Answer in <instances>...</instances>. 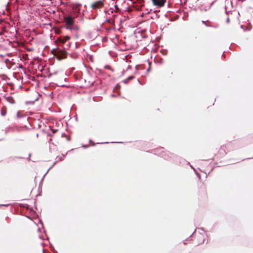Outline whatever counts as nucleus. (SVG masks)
I'll use <instances>...</instances> for the list:
<instances>
[{"label":"nucleus","instance_id":"3","mask_svg":"<svg viewBox=\"0 0 253 253\" xmlns=\"http://www.w3.org/2000/svg\"><path fill=\"white\" fill-rule=\"evenodd\" d=\"M104 0H101L95 1L92 3L90 7L93 9H100L104 6Z\"/></svg>","mask_w":253,"mask_h":253},{"label":"nucleus","instance_id":"4","mask_svg":"<svg viewBox=\"0 0 253 253\" xmlns=\"http://www.w3.org/2000/svg\"><path fill=\"white\" fill-rule=\"evenodd\" d=\"M192 238H194V240H196V243L197 245H200L204 242V236L202 234L195 233L193 235Z\"/></svg>","mask_w":253,"mask_h":253},{"label":"nucleus","instance_id":"19","mask_svg":"<svg viewBox=\"0 0 253 253\" xmlns=\"http://www.w3.org/2000/svg\"><path fill=\"white\" fill-rule=\"evenodd\" d=\"M2 115H4V112H2Z\"/></svg>","mask_w":253,"mask_h":253},{"label":"nucleus","instance_id":"6","mask_svg":"<svg viewBox=\"0 0 253 253\" xmlns=\"http://www.w3.org/2000/svg\"><path fill=\"white\" fill-rule=\"evenodd\" d=\"M70 39V37L69 36H64L62 38H60L58 39V41L61 44H64L65 42L69 41Z\"/></svg>","mask_w":253,"mask_h":253},{"label":"nucleus","instance_id":"17","mask_svg":"<svg viewBox=\"0 0 253 253\" xmlns=\"http://www.w3.org/2000/svg\"><path fill=\"white\" fill-rule=\"evenodd\" d=\"M105 68H110V67L109 66H106Z\"/></svg>","mask_w":253,"mask_h":253},{"label":"nucleus","instance_id":"13","mask_svg":"<svg viewBox=\"0 0 253 253\" xmlns=\"http://www.w3.org/2000/svg\"><path fill=\"white\" fill-rule=\"evenodd\" d=\"M201 188H202V189H203L204 190H206V185H205L204 183H203V184H202V187Z\"/></svg>","mask_w":253,"mask_h":253},{"label":"nucleus","instance_id":"5","mask_svg":"<svg viewBox=\"0 0 253 253\" xmlns=\"http://www.w3.org/2000/svg\"><path fill=\"white\" fill-rule=\"evenodd\" d=\"M153 4L158 7H162L166 2V0H152Z\"/></svg>","mask_w":253,"mask_h":253},{"label":"nucleus","instance_id":"20","mask_svg":"<svg viewBox=\"0 0 253 253\" xmlns=\"http://www.w3.org/2000/svg\"><path fill=\"white\" fill-rule=\"evenodd\" d=\"M2 115H4V112H2Z\"/></svg>","mask_w":253,"mask_h":253},{"label":"nucleus","instance_id":"10","mask_svg":"<svg viewBox=\"0 0 253 253\" xmlns=\"http://www.w3.org/2000/svg\"><path fill=\"white\" fill-rule=\"evenodd\" d=\"M58 48H53L51 50V53L55 56L56 57Z\"/></svg>","mask_w":253,"mask_h":253},{"label":"nucleus","instance_id":"2","mask_svg":"<svg viewBox=\"0 0 253 253\" xmlns=\"http://www.w3.org/2000/svg\"><path fill=\"white\" fill-rule=\"evenodd\" d=\"M65 48L64 47V49L58 48L56 58L58 60H62L67 58V53L65 50Z\"/></svg>","mask_w":253,"mask_h":253},{"label":"nucleus","instance_id":"7","mask_svg":"<svg viewBox=\"0 0 253 253\" xmlns=\"http://www.w3.org/2000/svg\"><path fill=\"white\" fill-rule=\"evenodd\" d=\"M218 152L219 154L221 155L222 156H224L226 154V152L224 148V146L220 147Z\"/></svg>","mask_w":253,"mask_h":253},{"label":"nucleus","instance_id":"18","mask_svg":"<svg viewBox=\"0 0 253 253\" xmlns=\"http://www.w3.org/2000/svg\"><path fill=\"white\" fill-rule=\"evenodd\" d=\"M56 131H57V130H53V132L54 133H55V132H56Z\"/></svg>","mask_w":253,"mask_h":253},{"label":"nucleus","instance_id":"8","mask_svg":"<svg viewBox=\"0 0 253 253\" xmlns=\"http://www.w3.org/2000/svg\"><path fill=\"white\" fill-rule=\"evenodd\" d=\"M202 23L204 24L206 26L208 27H211V22L209 20H206V21H202Z\"/></svg>","mask_w":253,"mask_h":253},{"label":"nucleus","instance_id":"14","mask_svg":"<svg viewBox=\"0 0 253 253\" xmlns=\"http://www.w3.org/2000/svg\"><path fill=\"white\" fill-rule=\"evenodd\" d=\"M113 9H109L108 11V14H110V13H113Z\"/></svg>","mask_w":253,"mask_h":253},{"label":"nucleus","instance_id":"12","mask_svg":"<svg viewBox=\"0 0 253 253\" xmlns=\"http://www.w3.org/2000/svg\"><path fill=\"white\" fill-rule=\"evenodd\" d=\"M79 29H80V27L78 26H77V25L74 26V28L73 30L78 31V30H79Z\"/></svg>","mask_w":253,"mask_h":253},{"label":"nucleus","instance_id":"16","mask_svg":"<svg viewBox=\"0 0 253 253\" xmlns=\"http://www.w3.org/2000/svg\"><path fill=\"white\" fill-rule=\"evenodd\" d=\"M115 7H116V10L117 11V9H118V7H117V5H115Z\"/></svg>","mask_w":253,"mask_h":253},{"label":"nucleus","instance_id":"15","mask_svg":"<svg viewBox=\"0 0 253 253\" xmlns=\"http://www.w3.org/2000/svg\"><path fill=\"white\" fill-rule=\"evenodd\" d=\"M133 78H134V77H133V76H130V77H129L127 78V80H131V79H133Z\"/></svg>","mask_w":253,"mask_h":253},{"label":"nucleus","instance_id":"1","mask_svg":"<svg viewBox=\"0 0 253 253\" xmlns=\"http://www.w3.org/2000/svg\"><path fill=\"white\" fill-rule=\"evenodd\" d=\"M63 20L66 23V28L69 30H73L74 28V17L71 15L64 16Z\"/></svg>","mask_w":253,"mask_h":253},{"label":"nucleus","instance_id":"11","mask_svg":"<svg viewBox=\"0 0 253 253\" xmlns=\"http://www.w3.org/2000/svg\"><path fill=\"white\" fill-rule=\"evenodd\" d=\"M8 101L10 102L11 103H14V100L12 97L8 98Z\"/></svg>","mask_w":253,"mask_h":253},{"label":"nucleus","instance_id":"9","mask_svg":"<svg viewBox=\"0 0 253 253\" xmlns=\"http://www.w3.org/2000/svg\"><path fill=\"white\" fill-rule=\"evenodd\" d=\"M115 17V15H113V18H111L110 19H107L106 21L111 24L114 25L115 24V19H114Z\"/></svg>","mask_w":253,"mask_h":253}]
</instances>
